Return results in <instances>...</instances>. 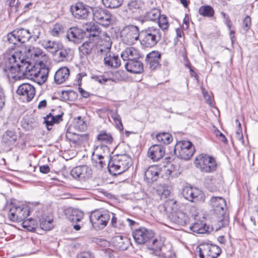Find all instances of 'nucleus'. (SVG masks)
I'll list each match as a JSON object with an SVG mask.
<instances>
[{"label": "nucleus", "mask_w": 258, "mask_h": 258, "mask_svg": "<svg viewBox=\"0 0 258 258\" xmlns=\"http://www.w3.org/2000/svg\"><path fill=\"white\" fill-rule=\"evenodd\" d=\"M0 67L7 73L9 78L16 79L17 73L33 78L39 84H43L47 80L49 69L42 61L35 64L26 60L25 55L20 51L13 53H5L0 56Z\"/></svg>", "instance_id": "f257e3e1"}, {"label": "nucleus", "mask_w": 258, "mask_h": 258, "mask_svg": "<svg viewBox=\"0 0 258 258\" xmlns=\"http://www.w3.org/2000/svg\"><path fill=\"white\" fill-rule=\"evenodd\" d=\"M132 165V158L126 154L114 155L108 163L109 171L113 175L120 174Z\"/></svg>", "instance_id": "f03ea898"}, {"label": "nucleus", "mask_w": 258, "mask_h": 258, "mask_svg": "<svg viewBox=\"0 0 258 258\" xmlns=\"http://www.w3.org/2000/svg\"><path fill=\"white\" fill-rule=\"evenodd\" d=\"M162 36L160 29L150 27L142 31L141 34V44L145 47L154 46L161 39Z\"/></svg>", "instance_id": "7ed1b4c3"}, {"label": "nucleus", "mask_w": 258, "mask_h": 258, "mask_svg": "<svg viewBox=\"0 0 258 258\" xmlns=\"http://www.w3.org/2000/svg\"><path fill=\"white\" fill-rule=\"evenodd\" d=\"M111 213L107 210H97L91 214L90 220L95 229H101L107 225Z\"/></svg>", "instance_id": "20e7f679"}, {"label": "nucleus", "mask_w": 258, "mask_h": 258, "mask_svg": "<svg viewBox=\"0 0 258 258\" xmlns=\"http://www.w3.org/2000/svg\"><path fill=\"white\" fill-rule=\"evenodd\" d=\"M195 164L201 171L207 173L215 171L217 167L215 159L212 157L204 154H201L196 157Z\"/></svg>", "instance_id": "39448f33"}, {"label": "nucleus", "mask_w": 258, "mask_h": 258, "mask_svg": "<svg viewBox=\"0 0 258 258\" xmlns=\"http://www.w3.org/2000/svg\"><path fill=\"white\" fill-rule=\"evenodd\" d=\"M86 30L88 32H90V36H92L94 37H99L100 39H104L105 42V45L104 48L101 47L99 49V51L101 52H108L110 49L111 46V42L110 41V38L107 34L105 32L101 33L100 31V28L98 24H96L93 22H91L89 24H86Z\"/></svg>", "instance_id": "423d86ee"}, {"label": "nucleus", "mask_w": 258, "mask_h": 258, "mask_svg": "<svg viewBox=\"0 0 258 258\" xmlns=\"http://www.w3.org/2000/svg\"><path fill=\"white\" fill-rule=\"evenodd\" d=\"M195 148L192 143L188 141H179L175 145L174 153L179 158L187 160L194 155Z\"/></svg>", "instance_id": "0eeeda50"}, {"label": "nucleus", "mask_w": 258, "mask_h": 258, "mask_svg": "<svg viewBox=\"0 0 258 258\" xmlns=\"http://www.w3.org/2000/svg\"><path fill=\"white\" fill-rule=\"evenodd\" d=\"M120 36L124 43L127 45H132L139 39V29L138 27L132 25L126 26L121 31Z\"/></svg>", "instance_id": "6e6552de"}, {"label": "nucleus", "mask_w": 258, "mask_h": 258, "mask_svg": "<svg viewBox=\"0 0 258 258\" xmlns=\"http://www.w3.org/2000/svg\"><path fill=\"white\" fill-rule=\"evenodd\" d=\"M29 215V210L28 206H14L10 210L9 218L12 221L19 222L26 219Z\"/></svg>", "instance_id": "1a4fd4ad"}, {"label": "nucleus", "mask_w": 258, "mask_h": 258, "mask_svg": "<svg viewBox=\"0 0 258 258\" xmlns=\"http://www.w3.org/2000/svg\"><path fill=\"white\" fill-rule=\"evenodd\" d=\"M31 37V35L29 30L24 28L16 29L7 35L8 41L14 44H17L18 42L25 43Z\"/></svg>", "instance_id": "9d476101"}, {"label": "nucleus", "mask_w": 258, "mask_h": 258, "mask_svg": "<svg viewBox=\"0 0 258 258\" xmlns=\"http://www.w3.org/2000/svg\"><path fill=\"white\" fill-rule=\"evenodd\" d=\"M164 238L159 237L154 238L148 244V253L151 256V258H162L164 257L162 249L164 245Z\"/></svg>", "instance_id": "9b49d317"}, {"label": "nucleus", "mask_w": 258, "mask_h": 258, "mask_svg": "<svg viewBox=\"0 0 258 258\" xmlns=\"http://www.w3.org/2000/svg\"><path fill=\"white\" fill-rule=\"evenodd\" d=\"M199 252L201 258H217L221 253V249L217 245L204 243L200 245Z\"/></svg>", "instance_id": "f8f14e48"}, {"label": "nucleus", "mask_w": 258, "mask_h": 258, "mask_svg": "<svg viewBox=\"0 0 258 258\" xmlns=\"http://www.w3.org/2000/svg\"><path fill=\"white\" fill-rule=\"evenodd\" d=\"M93 20L104 27H107L111 23V14L108 10L101 8L92 10Z\"/></svg>", "instance_id": "ddd939ff"}, {"label": "nucleus", "mask_w": 258, "mask_h": 258, "mask_svg": "<svg viewBox=\"0 0 258 258\" xmlns=\"http://www.w3.org/2000/svg\"><path fill=\"white\" fill-rule=\"evenodd\" d=\"M154 236V232L144 227H141L133 232V236L137 243L143 244Z\"/></svg>", "instance_id": "4468645a"}, {"label": "nucleus", "mask_w": 258, "mask_h": 258, "mask_svg": "<svg viewBox=\"0 0 258 258\" xmlns=\"http://www.w3.org/2000/svg\"><path fill=\"white\" fill-rule=\"evenodd\" d=\"M71 174L75 179L85 181L91 177L92 170L86 165L79 166L73 168Z\"/></svg>", "instance_id": "2eb2a0df"}, {"label": "nucleus", "mask_w": 258, "mask_h": 258, "mask_svg": "<svg viewBox=\"0 0 258 258\" xmlns=\"http://www.w3.org/2000/svg\"><path fill=\"white\" fill-rule=\"evenodd\" d=\"M70 11L74 17L78 19H85L88 16V8L82 3H77L71 6Z\"/></svg>", "instance_id": "dca6fc26"}, {"label": "nucleus", "mask_w": 258, "mask_h": 258, "mask_svg": "<svg viewBox=\"0 0 258 258\" xmlns=\"http://www.w3.org/2000/svg\"><path fill=\"white\" fill-rule=\"evenodd\" d=\"M210 204L216 214L222 216L224 215L226 210V203L224 199L220 197H213Z\"/></svg>", "instance_id": "f3484780"}, {"label": "nucleus", "mask_w": 258, "mask_h": 258, "mask_svg": "<svg viewBox=\"0 0 258 258\" xmlns=\"http://www.w3.org/2000/svg\"><path fill=\"white\" fill-rule=\"evenodd\" d=\"M35 92L34 86L29 83L20 85L17 90V94L23 97L27 102L30 101L34 98Z\"/></svg>", "instance_id": "a211bd4d"}, {"label": "nucleus", "mask_w": 258, "mask_h": 258, "mask_svg": "<svg viewBox=\"0 0 258 258\" xmlns=\"http://www.w3.org/2000/svg\"><path fill=\"white\" fill-rule=\"evenodd\" d=\"M85 32L77 27L70 28L67 32V38L75 43H79L85 36Z\"/></svg>", "instance_id": "6ab92c4d"}, {"label": "nucleus", "mask_w": 258, "mask_h": 258, "mask_svg": "<svg viewBox=\"0 0 258 258\" xmlns=\"http://www.w3.org/2000/svg\"><path fill=\"white\" fill-rule=\"evenodd\" d=\"M165 152L163 146L160 145H154L148 149V156L152 160L156 162L163 158Z\"/></svg>", "instance_id": "aec40b11"}, {"label": "nucleus", "mask_w": 258, "mask_h": 258, "mask_svg": "<svg viewBox=\"0 0 258 258\" xmlns=\"http://www.w3.org/2000/svg\"><path fill=\"white\" fill-rule=\"evenodd\" d=\"M182 194L185 199L192 202L198 201L199 198H202L203 196L201 191L199 189L191 187H184Z\"/></svg>", "instance_id": "412c9836"}, {"label": "nucleus", "mask_w": 258, "mask_h": 258, "mask_svg": "<svg viewBox=\"0 0 258 258\" xmlns=\"http://www.w3.org/2000/svg\"><path fill=\"white\" fill-rule=\"evenodd\" d=\"M121 57L124 61H130L138 59L140 57V53L135 48L128 47L122 52Z\"/></svg>", "instance_id": "4be33fe9"}, {"label": "nucleus", "mask_w": 258, "mask_h": 258, "mask_svg": "<svg viewBox=\"0 0 258 258\" xmlns=\"http://www.w3.org/2000/svg\"><path fill=\"white\" fill-rule=\"evenodd\" d=\"M161 54L158 51H153L147 54L146 60L151 69L154 70L159 66Z\"/></svg>", "instance_id": "5701e85b"}, {"label": "nucleus", "mask_w": 258, "mask_h": 258, "mask_svg": "<svg viewBox=\"0 0 258 258\" xmlns=\"http://www.w3.org/2000/svg\"><path fill=\"white\" fill-rule=\"evenodd\" d=\"M70 76V70L67 67L59 68L54 75V81L57 84L66 82Z\"/></svg>", "instance_id": "b1692460"}, {"label": "nucleus", "mask_w": 258, "mask_h": 258, "mask_svg": "<svg viewBox=\"0 0 258 258\" xmlns=\"http://www.w3.org/2000/svg\"><path fill=\"white\" fill-rule=\"evenodd\" d=\"M126 70L135 74H140L143 71V63L137 59L127 61L125 64Z\"/></svg>", "instance_id": "393cba45"}, {"label": "nucleus", "mask_w": 258, "mask_h": 258, "mask_svg": "<svg viewBox=\"0 0 258 258\" xmlns=\"http://www.w3.org/2000/svg\"><path fill=\"white\" fill-rule=\"evenodd\" d=\"M65 214L68 220L74 223L80 222L84 217L83 213L76 209H68Z\"/></svg>", "instance_id": "a878e982"}, {"label": "nucleus", "mask_w": 258, "mask_h": 258, "mask_svg": "<svg viewBox=\"0 0 258 258\" xmlns=\"http://www.w3.org/2000/svg\"><path fill=\"white\" fill-rule=\"evenodd\" d=\"M160 169L157 166H150L145 172V177L148 182H153L157 180Z\"/></svg>", "instance_id": "bb28decb"}, {"label": "nucleus", "mask_w": 258, "mask_h": 258, "mask_svg": "<svg viewBox=\"0 0 258 258\" xmlns=\"http://www.w3.org/2000/svg\"><path fill=\"white\" fill-rule=\"evenodd\" d=\"M63 113L58 115H55L53 113H50L44 117V122L48 130L51 129L52 126L54 123H58L62 120V116Z\"/></svg>", "instance_id": "cd10ccee"}, {"label": "nucleus", "mask_w": 258, "mask_h": 258, "mask_svg": "<svg viewBox=\"0 0 258 258\" xmlns=\"http://www.w3.org/2000/svg\"><path fill=\"white\" fill-rule=\"evenodd\" d=\"M40 43L42 46L53 54L56 53L61 45L59 42L50 40H43Z\"/></svg>", "instance_id": "c85d7f7f"}, {"label": "nucleus", "mask_w": 258, "mask_h": 258, "mask_svg": "<svg viewBox=\"0 0 258 258\" xmlns=\"http://www.w3.org/2000/svg\"><path fill=\"white\" fill-rule=\"evenodd\" d=\"M105 66L116 68L120 66V60L117 55L111 53L106 54L104 58Z\"/></svg>", "instance_id": "c756f323"}, {"label": "nucleus", "mask_w": 258, "mask_h": 258, "mask_svg": "<svg viewBox=\"0 0 258 258\" xmlns=\"http://www.w3.org/2000/svg\"><path fill=\"white\" fill-rule=\"evenodd\" d=\"M66 137L72 142L77 145H80L87 141L88 139V136L87 135L73 134L68 132L67 133Z\"/></svg>", "instance_id": "7c9ffc66"}, {"label": "nucleus", "mask_w": 258, "mask_h": 258, "mask_svg": "<svg viewBox=\"0 0 258 258\" xmlns=\"http://www.w3.org/2000/svg\"><path fill=\"white\" fill-rule=\"evenodd\" d=\"M173 221L180 225H184L189 221L188 216L184 212L179 211L172 215Z\"/></svg>", "instance_id": "2f4dec72"}, {"label": "nucleus", "mask_w": 258, "mask_h": 258, "mask_svg": "<svg viewBox=\"0 0 258 258\" xmlns=\"http://www.w3.org/2000/svg\"><path fill=\"white\" fill-rule=\"evenodd\" d=\"M163 170L166 172L167 176L168 175L171 177H177L180 173L178 165L169 164Z\"/></svg>", "instance_id": "473e14b6"}, {"label": "nucleus", "mask_w": 258, "mask_h": 258, "mask_svg": "<svg viewBox=\"0 0 258 258\" xmlns=\"http://www.w3.org/2000/svg\"><path fill=\"white\" fill-rule=\"evenodd\" d=\"M57 52H58V59L59 61H68L72 58L71 50L63 47L61 44Z\"/></svg>", "instance_id": "72a5a7b5"}, {"label": "nucleus", "mask_w": 258, "mask_h": 258, "mask_svg": "<svg viewBox=\"0 0 258 258\" xmlns=\"http://www.w3.org/2000/svg\"><path fill=\"white\" fill-rule=\"evenodd\" d=\"M17 138V135L13 131H8L3 136L2 142L7 145H14Z\"/></svg>", "instance_id": "f704fd0d"}, {"label": "nucleus", "mask_w": 258, "mask_h": 258, "mask_svg": "<svg viewBox=\"0 0 258 258\" xmlns=\"http://www.w3.org/2000/svg\"><path fill=\"white\" fill-rule=\"evenodd\" d=\"M190 229L193 232L198 234H203L208 231L206 224L201 221L195 222L190 226Z\"/></svg>", "instance_id": "c9c22d12"}, {"label": "nucleus", "mask_w": 258, "mask_h": 258, "mask_svg": "<svg viewBox=\"0 0 258 258\" xmlns=\"http://www.w3.org/2000/svg\"><path fill=\"white\" fill-rule=\"evenodd\" d=\"M156 192L161 199H166L170 194V187L167 185L160 184L157 187Z\"/></svg>", "instance_id": "e433bc0d"}, {"label": "nucleus", "mask_w": 258, "mask_h": 258, "mask_svg": "<svg viewBox=\"0 0 258 258\" xmlns=\"http://www.w3.org/2000/svg\"><path fill=\"white\" fill-rule=\"evenodd\" d=\"M198 12L200 15L208 18L213 17L215 14V11L213 8L208 5L200 7Z\"/></svg>", "instance_id": "4c0bfd02"}, {"label": "nucleus", "mask_w": 258, "mask_h": 258, "mask_svg": "<svg viewBox=\"0 0 258 258\" xmlns=\"http://www.w3.org/2000/svg\"><path fill=\"white\" fill-rule=\"evenodd\" d=\"M97 139L100 142L107 144H111L113 141L111 135L105 131L100 132L97 136Z\"/></svg>", "instance_id": "58836bf2"}, {"label": "nucleus", "mask_w": 258, "mask_h": 258, "mask_svg": "<svg viewBox=\"0 0 258 258\" xmlns=\"http://www.w3.org/2000/svg\"><path fill=\"white\" fill-rule=\"evenodd\" d=\"M94 46L95 44L93 42L87 41L80 46L79 51L83 55H88L91 53Z\"/></svg>", "instance_id": "ea45409f"}, {"label": "nucleus", "mask_w": 258, "mask_h": 258, "mask_svg": "<svg viewBox=\"0 0 258 258\" xmlns=\"http://www.w3.org/2000/svg\"><path fill=\"white\" fill-rule=\"evenodd\" d=\"M64 32V26L63 25L56 23L53 25L49 30L50 35L53 37H59Z\"/></svg>", "instance_id": "a19ab883"}, {"label": "nucleus", "mask_w": 258, "mask_h": 258, "mask_svg": "<svg viewBox=\"0 0 258 258\" xmlns=\"http://www.w3.org/2000/svg\"><path fill=\"white\" fill-rule=\"evenodd\" d=\"M157 141L164 144H169L172 141V136L168 133H161L156 135Z\"/></svg>", "instance_id": "79ce46f5"}, {"label": "nucleus", "mask_w": 258, "mask_h": 258, "mask_svg": "<svg viewBox=\"0 0 258 258\" xmlns=\"http://www.w3.org/2000/svg\"><path fill=\"white\" fill-rule=\"evenodd\" d=\"M107 112L111 116V118L113 119V121L118 126L119 128H123V125L121 122V117L120 115L117 113V110L116 109H107Z\"/></svg>", "instance_id": "37998d69"}, {"label": "nucleus", "mask_w": 258, "mask_h": 258, "mask_svg": "<svg viewBox=\"0 0 258 258\" xmlns=\"http://www.w3.org/2000/svg\"><path fill=\"white\" fill-rule=\"evenodd\" d=\"M40 226L44 230H50L53 227L52 220L49 218L46 219V218H42L40 220Z\"/></svg>", "instance_id": "c03bdc74"}, {"label": "nucleus", "mask_w": 258, "mask_h": 258, "mask_svg": "<svg viewBox=\"0 0 258 258\" xmlns=\"http://www.w3.org/2000/svg\"><path fill=\"white\" fill-rule=\"evenodd\" d=\"M161 15L160 11L158 9H153L146 14L147 19L150 21L157 20Z\"/></svg>", "instance_id": "a18cd8bd"}, {"label": "nucleus", "mask_w": 258, "mask_h": 258, "mask_svg": "<svg viewBox=\"0 0 258 258\" xmlns=\"http://www.w3.org/2000/svg\"><path fill=\"white\" fill-rule=\"evenodd\" d=\"M102 2L106 7L114 9L120 6L123 0H102Z\"/></svg>", "instance_id": "49530a36"}, {"label": "nucleus", "mask_w": 258, "mask_h": 258, "mask_svg": "<svg viewBox=\"0 0 258 258\" xmlns=\"http://www.w3.org/2000/svg\"><path fill=\"white\" fill-rule=\"evenodd\" d=\"M113 242L114 245L118 248L123 250L126 248V247L124 246V241L123 237L121 235H117L113 237Z\"/></svg>", "instance_id": "de8ad7c7"}, {"label": "nucleus", "mask_w": 258, "mask_h": 258, "mask_svg": "<svg viewBox=\"0 0 258 258\" xmlns=\"http://www.w3.org/2000/svg\"><path fill=\"white\" fill-rule=\"evenodd\" d=\"M158 25L162 30H167L169 27V23L165 15H160L158 19Z\"/></svg>", "instance_id": "09e8293b"}, {"label": "nucleus", "mask_w": 258, "mask_h": 258, "mask_svg": "<svg viewBox=\"0 0 258 258\" xmlns=\"http://www.w3.org/2000/svg\"><path fill=\"white\" fill-rule=\"evenodd\" d=\"M28 54L31 58H34L35 57H39L42 55V51L38 48H35L32 47L27 50Z\"/></svg>", "instance_id": "8fccbe9b"}, {"label": "nucleus", "mask_w": 258, "mask_h": 258, "mask_svg": "<svg viewBox=\"0 0 258 258\" xmlns=\"http://www.w3.org/2000/svg\"><path fill=\"white\" fill-rule=\"evenodd\" d=\"M128 10L132 13H136L139 11L140 4L137 1H131L128 3Z\"/></svg>", "instance_id": "3c124183"}, {"label": "nucleus", "mask_w": 258, "mask_h": 258, "mask_svg": "<svg viewBox=\"0 0 258 258\" xmlns=\"http://www.w3.org/2000/svg\"><path fill=\"white\" fill-rule=\"evenodd\" d=\"M251 25V18L249 16H246L244 18L242 22V29L243 33H246L250 28Z\"/></svg>", "instance_id": "603ef678"}, {"label": "nucleus", "mask_w": 258, "mask_h": 258, "mask_svg": "<svg viewBox=\"0 0 258 258\" xmlns=\"http://www.w3.org/2000/svg\"><path fill=\"white\" fill-rule=\"evenodd\" d=\"M75 127L80 131H84L87 127L86 123L81 119V117L79 116L76 122Z\"/></svg>", "instance_id": "864d4df0"}, {"label": "nucleus", "mask_w": 258, "mask_h": 258, "mask_svg": "<svg viewBox=\"0 0 258 258\" xmlns=\"http://www.w3.org/2000/svg\"><path fill=\"white\" fill-rule=\"evenodd\" d=\"M62 95H63L64 98L69 100H73L77 97V93L76 92L73 90L63 92Z\"/></svg>", "instance_id": "5fc2aeb1"}, {"label": "nucleus", "mask_w": 258, "mask_h": 258, "mask_svg": "<svg viewBox=\"0 0 258 258\" xmlns=\"http://www.w3.org/2000/svg\"><path fill=\"white\" fill-rule=\"evenodd\" d=\"M22 226L24 228H27L28 230H31L34 228L31 225V224L34 225V220L32 219H29V220H24L22 221Z\"/></svg>", "instance_id": "6e6d98bb"}, {"label": "nucleus", "mask_w": 258, "mask_h": 258, "mask_svg": "<svg viewBox=\"0 0 258 258\" xmlns=\"http://www.w3.org/2000/svg\"><path fill=\"white\" fill-rule=\"evenodd\" d=\"M96 81L99 82L100 84H103L110 80V79L106 77L104 75L102 76H95L92 77Z\"/></svg>", "instance_id": "4d7b16f0"}, {"label": "nucleus", "mask_w": 258, "mask_h": 258, "mask_svg": "<svg viewBox=\"0 0 258 258\" xmlns=\"http://www.w3.org/2000/svg\"><path fill=\"white\" fill-rule=\"evenodd\" d=\"M5 103V93L2 87L0 86V109L4 106Z\"/></svg>", "instance_id": "13d9d810"}, {"label": "nucleus", "mask_w": 258, "mask_h": 258, "mask_svg": "<svg viewBox=\"0 0 258 258\" xmlns=\"http://www.w3.org/2000/svg\"><path fill=\"white\" fill-rule=\"evenodd\" d=\"M202 93L204 98L207 103L211 105L212 104V102L211 95L204 89H202Z\"/></svg>", "instance_id": "bf43d9fd"}, {"label": "nucleus", "mask_w": 258, "mask_h": 258, "mask_svg": "<svg viewBox=\"0 0 258 258\" xmlns=\"http://www.w3.org/2000/svg\"><path fill=\"white\" fill-rule=\"evenodd\" d=\"M42 30V29L40 27H37L33 31V36L35 38L38 39L40 37Z\"/></svg>", "instance_id": "052dcab7"}, {"label": "nucleus", "mask_w": 258, "mask_h": 258, "mask_svg": "<svg viewBox=\"0 0 258 258\" xmlns=\"http://www.w3.org/2000/svg\"><path fill=\"white\" fill-rule=\"evenodd\" d=\"M39 170L42 173H48L50 172V168L48 165L40 166Z\"/></svg>", "instance_id": "680f3d73"}, {"label": "nucleus", "mask_w": 258, "mask_h": 258, "mask_svg": "<svg viewBox=\"0 0 258 258\" xmlns=\"http://www.w3.org/2000/svg\"><path fill=\"white\" fill-rule=\"evenodd\" d=\"M111 215H112V218L111 219V224L112 226H113L114 227H117L118 225L117 222V218L115 216V215L113 213H111Z\"/></svg>", "instance_id": "e2e57ef3"}, {"label": "nucleus", "mask_w": 258, "mask_h": 258, "mask_svg": "<svg viewBox=\"0 0 258 258\" xmlns=\"http://www.w3.org/2000/svg\"><path fill=\"white\" fill-rule=\"evenodd\" d=\"M224 17V19L225 20V24H226V25L228 26V27L229 28V29H230V28L231 27V22L230 20V18L228 16L226 15L224 13H222Z\"/></svg>", "instance_id": "0e129e2a"}, {"label": "nucleus", "mask_w": 258, "mask_h": 258, "mask_svg": "<svg viewBox=\"0 0 258 258\" xmlns=\"http://www.w3.org/2000/svg\"><path fill=\"white\" fill-rule=\"evenodd\" d=\"M79 92L81 95L84 98H87L89 96V93L84 90L82 88H79Z\"/></svg>", "instance_id": "69168bd1"}, {"label": "nucleus", "mask_w": 258, "mask_h": 258, "mask_svg": "<svg viewBox=\"0 0 258 258\" xmlns=\"http://www.w3.org/2000/svg\"><path fill=\"white\" fill-rule=\"evenodd\" d=\"M219 222L221 223V224L220 225V226L224 227L228 224V220L227 218L223 217V219H221L219 221Z\"/></svg>", "instance_id": "338daca9"}, {"label": "nucleus", "mask_w": 258, "mask_h": 258, "mask_svg": "<svg viewBox=\"0 0 258 258\" xmlns=\"http://www.w3.org/2000/svg\"><path fill=\"white\" fill-rule=\"evenodd\" d=\"M46 105L47 101L45 100H42L39 103L38 105V108L41 109L45 108L46 106Z\"/></svg>", "instance_id": "774afa93"}]
</instances>
